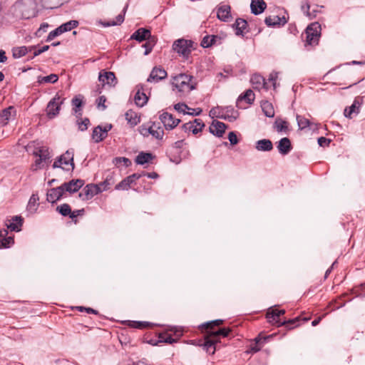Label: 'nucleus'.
I'll use <instances>...</instances> for the list:
<instances>
[{
    "label": "nucleus",
    "instance_id": "1",
    "mask_svg": "<svg viewBox=\"0 0 365 365\" xmlns=\"http://www.w3.org/2000/svg\"><path fill=\"white\" fill-rule=\"evenodd\" d=\"M224 322L223 319L212 320L199 325L198 328L204 334H210L214 339L220 340V337H229L232 332V328L219 327Z\"/></svg>",
    "mask_w": 365,
    "mask_h": 365
},
{
    "label": "nucleus",
    "instance_id": "2",
    "mask_svg": "<svg viewBox=\"0 0 365 365\" xmlns=\"http://www.w3.org/2000/svg\"><path fill=\"white\" fill-rule=\"evenodd\" d=\"M14 6L16 10L20 13L22 19H29L36 16V0H18Z\"/></svg>",
    "mask_w": 365,
    "mask_h": 365
},
{
    "label": "nucleus",
    "instance_id": "3",
    "mask_svg": "<svg viewBox=\"0 0 365 365\" xmlns=\"http://www.w3.org/2000/svg\"><path fill=\"white\" fill-rule=\"evenodd\" d=\"M193 76L180 73L173 78V85L178 88L180 92L189 93L196 88L197 83L192 82Z\"/></svg>",
    "mask_w": 365,
    "mask_h": 365
},
{
    "label": "nucleus",
    "instance_id": "4",
    "mask_svg": "<svg viewBox=\"0 0 365 365\" xmlns=\"http://www.w3.org/2000/svg\"><path fill=\"white\" fill-rule=\"evenodd\" d=\"M73 156V149L66 150L54 161L53 168H60L66 171H73L75 168Z\"/></svg>",
    "mask_w": 365,
    "mask_h": 365
},
{
    "label": "nucleus",
    "instance_id": "5",
    "mask_svg": "<svg viewBox=\"0 0 365 365\" xmlns=\"http://www.w3.org/2000/svg\"><path fill=\"white\" fill-rule=\"evenodd\" d=\"M194 42L183 38L176 40L173 45V49L184 58H187L192 51Z\"/></svg>",
    "mask_w": 365,
    "mask_h": 365
},
{
    "label": "nucleus",
    "instance_id": "6",
    "mask_svg": "<svg viewBox=\"0 0 365 365\" xmlns=\"http://www.w3.org/2000/svg\"><path fill=\"white\" fill-rule=\"evenodd\" d=\"M321 25L318 22L309 24L306 29V43L308 45L317 44L320 36Z\"/></svg>",
    "mask_w": 365,
    "mask_h": 365
},
{
    "label": "nucleus",
    "instance_id": "7",
    "mask_svg": "<svg viewBox=\"0 0 365 365\" xmlns=\"http://www.w3.org/2000/svg\"><path fill=\"white\" fill-rule=\"evenodd\" d=\"M65 98L61 99L58 93L48 103L46 106V115L48 118L51 119L57 116L60 112L61 106L64 103Z\"/></svg>",
    "mask_w": 365,
    "mask_h": 365
},
{
    "label": "nucleus",
    "instance_id": "8",
    "mask_svg": "<svg viewBox=\"0 0 365 365\" xmlns=\"http://www.w3.org/2000/svg\"><path fill=\"white\" fill-rule=\"evenodd\" d=\"M169 331L173 332L175 338H173L171 334H169L167 332L158 333V335L159 344L165 343L172 344L173 343L178 342L180 338L182 336V331L178 329L175 327L170 329Z\"/></svg>",
    "mask_w": 365,
    "mask_h": 365
},
{
    "label": "nucleus",
    "instance_id": "9",
    "mask_svg": "<svg viewBox=\"0 0 365 365\" xmlns=\"http://www.w3.org/2000/svg\"><path fill=\"white\" fill-rule=\"evenodd\" d=\"M220 342V339H215L210 334H205L204 342L199 345L202 346L203 350L207 354L212 355L215 353L218 348L217 344Z\"/></svg>",
    "mask_w": 365,
    "mask_h": 365
},
{
    "label": "nucleus",
    "instance_id": "10",
    "mask_svg": "<svg viewBox=\"0 0 365 365\" xmlns=\"http://www.w3.org/2000/svg\"><path fill=\"white\" fill-rule=\"evenodd\" d=\"M102 192V189L99 185L88 184L84 187L82 192L78 194V197L83 200H88L94 195Z\"/></svg>",
    "mask_w": 365,
    "mask_h": 365
},
{
    "label": "nucleus",
    "instance_id": "11",
    "mask_svg": "<svg viewBox=\"0 0 365 365\" xmlns=\"http://www.w3.org/2000/svg\"><path fill=\"white\" fill-rule=\"evenodd\" d=\"M239 117V112L235 110L231 106H221V112L218 113L217 118L224 119L229 122H233L237 120Z\"/></svg>",
    "mask_w": 365,
    "mask_h": 365
},
{
    "label": "nucleus",
    "instance_id": "12",
    "mask_svg": "<svg viewBox=\"0 0 365 365\" xmlns=\"http://www.w3.org/2000/svg\"><path fill=\"white\" fill-rule=\"evenodd\" d=\"M155 125V123H153L152 126L147 127L145 125H142L139 126L138 131L139 133L143 135L144 137H148L149 135H151L156 139L161 140L164 135V131L160 128H158V130H154L153 126Z\"/></svg>",
    "mask_w": 365,
    "mask_h": 365
},
{
    "label": "nucleus",
    "instance_id": "13",
    "mask_svg": "<svg viewBox=\"0 0 365 365\" xmlns=\"http://www.w3.org/2000/svg\"><path fill=\"white\" fill-rule=\"evenodd\" d=\"M273 337V335H268L265 336H262L261 334H259L256 338H255L254 341L251 342L250 344L249 350L247 353H257L259 351L263 345L271 338Z\"/></svg>",
    "mask_w": 365,
    "mask_h": 365
},
{
    "label": "nucleus",
    "instance_id": "14",
    "mask_svg": "<svg viewBox=\"0 0 365 365\" xmlns=\"http://www.w3.org/2000/svg\"><path fill=\"white\" fill-rule=\"evenodd\" d=\"M160 120L166 130H172L180 123V119L175 118L172 114L168 112L163 113L160 115Z\"/></svg>",
    "mask_w": 365,
    "mask_h": 365
},
{
    "label": "nucleus",
    "instance_id": "15",
    "mask_svg": "<svg viewBox=\"0 0 365 365\" xmlns=\"http://www.w3.org/2000/svg\"><path fill=\"white\" fill-rule=\"evenodd\" d=\"M98 81L102 83L103 86L106 84L110 86H115L118 83L115 73L112 71H106L105 70L100 71Z\"/></svg>",
    "mask_w": 365,
    "mask_h": 365
},
{
    "label": "nucleus",
    "instance_id": "16",
    "mask_svg": "<svg viewBox=\"0 0 365 365\" xmlns=\"http://www.w3.org/2000/svg\"><path fill=\"white\" fill-rule=\"evenodd\" d=\"M284 314V309H269L267 312L266 317L268 322L277 326V327H279L280 322H282L279 317Z\"/></svg>",
    "mask_w": 365,
    "mask_h": 365
},
{
    "label": "nucleus",
    "instance_id": "17",
    "mask_svg": "<svg viewBox=\"0 0 365 365\" xmlns=\"http://www.w3.org/2000/svg\"><path fill=\"white\" fill-rule=\"evenodd\" d=\"M65 192L62 185L51 188L47 191L46 200L51 204H54L63 197Z\"/></svg>",
    "mask_w": 365,
    "mask_h": 365
},
{
    "label": "nucleus",
    "instance_id": "18",
    "mask_svg": "<svg viewBox=\"0 0 365 365\" xmlns=\"http://www.w3.org/2000/svg\"><path fill=\"white\" fill-rule=\"evenodd\" d=\"M71 105L73 106V111L76 113V118L81 119L82 108L85 105L84 96L81 94L75 96L71 100Z\"/></svg>",
    "mask_w": 365,
    "mask_h": 365
},
{
    "label": "nucleus",
    "instance_id": "19",
    "mask_svg": "<svg viewBox=\"0 0 365 365\" xmlns=\"http://www.w3.org/2000/svg\"><path fill=\"white\" fill-rule=\"evenodd\" d=\"M84 180L81 179H73L68 182H63L61 185L66 192L72 194L78 192L83 185Z\"/></svg>",
    "mask_w": 365,
    "mask_h": 365
},
{
    "label": "nucleus",
    "instance_id": "20",
    "mask_svg": "<svg viewBox=\"0 0 365 365\" xmlns=\"http://www.w3.org/2000/svg\"><path fill=\"white\" fill-rule=\"evenodd\" d=\"M167 76L168 73L164 68L161 66H155L151 71L147 81L158 83L160 81L165 79Z\"/></svg>",
    "mask_w": 365,
    "mask_h": 365
},
{
    "label": "nucleus",
    "instance_id": "21",
    "mask_svg": "<svg viewBox=\"0 0 365 365\" xmlns=\"http://www.w3.org/2000/svg\"><path fill=\"white\" fill-rule=\"evenodd\" d=\"M255 95L251 89H247L244 93L239 96L236 101V106L240 109L245 108L242 105V101H245L247 104L251 105L255 101Z\"/></svg>",
    "mask_w": 365,
    "mask_h": 365
},
{
    "label": "nucleus",
    "instance_id": "22",
    "mask_svg": "<svg viewBox=\"0 0 365 365\" xmlns=\"http://www.w3.org/2000/svg\"><path fill=\"white\" fill-rule=\"evenodd\" d=\"M217 18L223 22H228L232 19L231 6L227 4H220L217 9Z\"/></svg>",
    "mask_w": 365,
    "mask_h": 365
},
{
    "label": "nucleus",
    "instance_id": "23",
    "mask_svg": "<svg viewBox=\"0 0 365 365\" xmlns=\"http://www.w3.org/2000/svg\"><path fill=\"white\" fill-rule=\"evenodd\" d=\"M363 103V97H356L351 106L346 108L344 110V116L351 118L352 114H358L360 111V107Z\"/></svg>",
    "mask_w": 365,
    "mask_h": 365
},
{
    "label": "nucleus",
    "instance_id": "24",
    "mask_svg": "<svg viewBox=\"0 0 365 365\" xmlns=\"http://www.w3.org/2000/svg\"><path fill=\"white\" fill-rule=\"evenodd\" d=\"M227 128V125L220 121L213 120L211 125L209 128V131L212 135L221 138L225 132V130Z\"/></svg>",
    "mask_w": 365,
    "mask_h": 365
},
{
    "label": "nucleus",
    "instance_id": "25",
    "mask_svg": "<svg viewBox=\"0 0 365 365\" xmlns=\"http://www.w3.org/2000/svg\"><path fill=\"white\" fill-rule=\"evenodd\" d=\"M140 179V176L135 173L125 178L118 184L115 185V190H128L131 185L135 183L137 180Z\"/></svg>",
    "mask_w": 365,
    "mask_h": 365
},
{
    "label": "nucleus",
    "instance_id": "26",
    "mask_svg": "<svg viewBox=\"0 0 365 365\" xmlns=\"http://www.w3.org/2000/svg\"><path fill=\"white\" fill-rule=\"evenodd\" d=\"M232 27L235 29L237 36H244L245 34L249 32L247 21L242 18H237L232 24Z\"/></svg>",
    "mask_w": 365,
    "mask_h": 365
},
{
    "label": "nucleus",
    "instance_id": "27",
    "mask_svg": "<svg viewBox=\"0 0 365 365\" xmlns=\"http://www.w3.org/2000/svg\"><path fill=\"white\" fill-rule=\"evenodd\" d=\"M222 38L218 35H206L201 41L200 46L202 48H210L215 45L222 43Z\"/></svg>",
    "mask_w": 365,
    "mask_h": 365
},
{
    "label": "nucleus",
    "instance_id": "28",
    "mask_svg": "<svg viewBox=\"0 0 365 365\" xmlns=\"http://www.w3.org/2000/svg\"><path fill=\"white\" fill-rule=\"evenodd\" d=\"M279 153L282 155H286L290 153L293 147L289 138L284 137L281 138L277 145Z\"/></svg>",
    "mask_w": 365,
    "mask_h": 365
},
{
    "label": "nucleus",
    "instance_id": "29",
    "mask_svg": "<svg viewBox=\"0 0 365 365\" xmlns=\"http://www.w3.org/2000/svg\"><path fill=\"white\" fill-rule=\"evenodd\" d=\"M309 319L310 317L302 318L300 316H299L292 319L282 321V322H280V327H284L287 330H291L299 327L300 321L306 322H308Z\"/></svg>",
    "mask_w": 365,
    "mask_h": 365
},
{
    "label": "nucleus",
    "instance_id": "30",
    "mask_svg": "<svg viewBox=\"0 0 365 365\" xmlns=\"http://www.w3.org/2000/svg\"><path fill=\"white\" fill-rule=\"evenodd\" d=\"M151 36V32L149 29L145 28H140L131 35L130 38L134 39L138 42H142L147 40Z\"/></svg>",
    "mask_w": 365,
    "mask_h": 365
},
{
    "label": "nucleus",
    "instance_id": "31",
    "mask_svg": "<svg viewBox=\"0 0 365 365\" xmlns=\"http://www.w3.org/2000/svg\"><path fill=\"white\" fill-rule=\"evenodd\" d=\"M287 22V19L284 17H279L278 16H267L264 19L265 24L269 27H274L276 26H284Z\"/></svg>",
    "mask_w": 365,
    "mask_h": 365
},
{
    "label": "nucleus",
    "instance_id": "32",
    "mask_svg": "<svg viewBox=\"0 0 365 365\" xmlns=\"http://www.w3.org/2000/svg\"><path fill=\"white\" fill-rule=\"evenodd\" d=\"M267 8V4L264 0H252L250 4L251 12L255 15H259L264 12Z\"/></svg>",
    "mask_w": 365,
    "mask_h": 365
},
{
    "label": "nucleus",
    "instance_id": "33",
    "mask_svg": "<svg viewBox=\"0 0 365 365\" xmlns=\"http://www.w3.org/2000/svg\"><path fill=\"white\" fill-rule=\"evenodd\" d=\"M35 48V46H31L29 47L26 46L14 47L12 48V56L14 58H19L21 57L26 56L29 52L31 51Z\"/></svg>",
    "mask_w": 365,
    "mask_h": 365
},
{
    "label": "nucleus",
    "instance_id": "34",
    "mask_svg": "<svg viewBox=\"0 0 365 365\" xmlns=\"http://www.w3.org/2000/svg\"><path fill=\"white\" fill-rule=\"evenodd\" d=\"M136 88L138 91L134 96V101L138 106L143 107L147 103L148 98L143 92L140 91L143 90L142 86L138 85Z\"/></svg>",
    "mask_w": 365,
    "mask_h": 365
},
{
    "label": "nucleus",
    "instance_id": "35",
    "mask_svg": "<svg viewBox=\"0 0 365 365\" xmlns=\"http://www.w3.org/2000/svg\"><path fill=\"white\" fill-rule=\"evenodd\" d=\"M155 158V155L151 153L140 152L135 158V163L137 165H143Z\"/></svg>",
    "mask_w": 365,
    "mask_h": 365
},
{
    "label": "nucleus",
    "instance_id": "36",
    "mask_svg": "<svg viewBox=\"0 0 365 365\" xmlns=\"http://www.w3.org/2000/svg\"><path fill=\"white\" fill-rule=\"evenodd\" d=\"M255 148L259 151H271L273 149V144L269 139H262L256 142Z\"/></svg>",
    "mask_w": 365,
    "mask_h": 365
},
{
    "label": "nucleus",
    "instance_id": "37",
    "mask_svg": "<svg viewBox=\"0 0 365 365\" xmlns=\"http://www.w3.org/2000/svg\"><path fill=\"white\" fill-rule=\"evenodd\" d=\"M13 222L6 224L7 229L14 232H19L21 230L23 225L24 219L21 216H14L11 219Z\"/></svg>",
    "mask_w": 365,
    "mask_h": 365
},
{
    "label": "nucleus",
    "instance_id": "38",
    "mask_svg": "<svg viewBox=\"0 0 365 365\" xmlns=\"http://www.w3.org/2000/svg\"><path fill=\"white\" fill-rule=\"evenodd\" d=\"M274 129H275L278 133H288L289 132V123L283 120L281 118H277L273 125Z\"/></svg>",
    "mask_w": 365,
    "mask_h": 365
},
{
    "label": "nucleus",
    "instance_id": "39",
    "mask_svg": "<svg viewBox=\"0 0 365 365\" xmlns=\"http://www.w3.org/2000/svg\"><path fill=\"white\" fill-rule=\"evenodd\" d=\"M125 324L128 326L130 328L138 329H144L148 327H152L153 324L148 322H141V321H130L127 320L123 322Z\"/></svg>",
    "mask_w": 365,
    "mask_h": 365
},
{
    "label": "nucleus",
    "instance_id": "40",
    "mask_svg": "<svg viewBox=\"0 0 365 365\" xmlns=\"http://www.w3.org/2000/svg\"><path fill=\"white\" fill-rule=\"evenodd\" d=\"M125 119L128 121V123L131 126L134 127L140 123V116L138 113L133 110H128L125 114Z\"/></svg>",
    "mask_w": 365,
    "mask_h": 365
},
{
    "label": "nucleus",
    "instance_id": "41",
    "mask_svg": "<svg viewBox=\"0 0 365 365\" xmlns=\"http://www.w3.org/2000/svg\"><path fill=\"white\" fill-rule=\"evenodd\" d=\"M188 123L190 125V132L195 135L202 131L203 128L205 126L204 122L200 118H195L193 121H190Z\"/></svg>",
    "mask_w": 365,
    "mask_h": 365
},
{
    "label": "nucleus",
    "instance_id": "42",
    "mask_svg": "<svg viewBox=\"0 0 365 365\" xmlns=\"http://www.w3.org/2000/svg\"><path fill=\"white\" fill-rule=\"evenodd\" d=\"M261 108L265 116L268 118H273L274 116L273 106L268 101H262L261 102Z\"/></svg>",
    "mask_w": 365,
    "mask_h": 365
},
{
    "label": "nucleus",
    "instance_id": "43",
    "mask_svg": "<svg viewBox=\"0 0 365 365\" xmlns=\"http://www.w3.org/2000/svg\"><path fill=\"white\" fill-rule=\"evenodd\" d=\"M58 80V76L55 73H51L46 76H41L38 77L37 83L38 84L42 83H55Z\"/></svg>",
    "mask_w": 365,
    "mask_h": 365
},
{
    "label": "nucleus",
    "instance_id": "44",
    "mask_svg": "<svg viewBox=\"0 0 365 365\" xmlns=\"http://www.w3.org/2000/svg\"><path fill=\"white\" fill-rule=\"evenodd\" d=\"M39 200L38 196L37 194H33L28 202L27 205V210L31 213L36 212L37 210V208L38 207V204L37 203V201Z\"/></svg>",
    "mask_w": 365,
    "mask_h": 365
},
{
    "label": "nucleus",
    "instance_id": "45",
    "mask_svg": "<svg viewBox=\"0 0 365 365\" xmlns=\"http://www.w3.org/2000/svg\"><path fill=\"white\" fill-rule=\"evenodd\" d=\"M146 42L143 45V47L145 48L144 55H148L153 50L154 46L157 43V38L155 36H151L147 40Z\"/></svg>",
    "mask_w": 365,
    "mask_h": 365
},
{
    "label": "nucleus",
    "instance_id": "46",
    "mask_svg": "<svg viewBox=\"0 0 365 365\" xmlns=\"http://www.w3.org/2000/svg\"><path fill=\"white\" fill-rule=\"evenodd\" d=\"M56 210L63 217H70V215H71L72 212L71 206L67 203H63L61 205L57 206Z\"/></svg>",
    "mask_w": 365,
    "mask_h": 365
},
{
    "label": "nucleus",
    "instance_id": "47",
    "mask_svg": "<svg viewBox=\"0 0 365 365\" xmlns=\"http://www.w3.org/2000/svg\"><path fill=\"white\" fill-rule=\"evenodd\" d=\"M79 23L76 20H71L69 21H67L61 26H59L62 33H65L67 31H70L72 29L76 28L78 26Z\"/></svg>",
    "mask_w": 365,
    "mask_h": 365
},
{
    "label": "nucleus",
    "instance_id": "48",
    "mask_svg": "<svg viewBox=\"0 0 365 365\" xmlns=\"http://www.w3.org/2000/svg\"><path fill=\"white\" fill-rule=\"evenodd\" d=\"M12 111L14 113H16V110L14 106H9L8 108L2 110L0 113V119H1L4 121H6L5 123H6L11 115Z\"/></svg>",
    "mask_w": 365,
    "mask_h": 365
},
{
    "label": "nucleus",
    "instance_id": "49",
    "mask_svg": "<svg viewBox=\"0 0 365 365\" xmlns=\"http://www.w3.org/2000/svg\"><path fill=\"white\" fill-rule=\"evenodd\" d=\"M251 81L253 84H256V85H260L261 83H262L263 88H265L266 90H268L269 88L268 83L260 75L253 76L251 78Z\"/></svg>",
    "mask_w": 365,
    "mask_h": 365
},
{
    "label": "nucleus",
    "instance_id": "50",
    "mask_svg": "<svg viewBox=\"0 0 365 365\" xmlns=\"http://www.w3.org/2000/svg\"><path fill=\"white\" fill-rule=\"evenodd\" d=\"M91 138L94 140V142L97 143L103 141L104 139L106 138L105 135H103V133L101 130H99V128H97V126L93 128Z\"/></svg>",
    "mask_w": 365,
    "mask_h": 365
},
{
    "label": "nucleus",
    "instance_id": "51",
    "mask_svg": "<svg viewBox=\"0 0 365 365\" xmlns=\"http://www.w3.org/2000/svg\"><path fill=\"white\" fill-rule=\"evenodd\" d=\"M297 124H298L299 128L300 130H304L310 125L309 120L306 118L304 116L297 115Z\"/></svg>",
    "mask_w": 365,
    "mask_h": 365
},
{
    "label": "nucleus",
    "instance_id": "52",
    "mask_svg": "<svg viewBox=\"0 0 365 365\" xmlns=\"http://www.w3.org/2000/svg\"><path fill=\"white\" fill-rule=\"evenodd\" d=\"M14 243V239L13 236L10 237H4L2 239H0V249L1 248H9Z\"/></svg>",
    "mask_w": 365,
    "mask_h": 365
},
{
    "label": "nucleus",
    "instance_id": "53",
    "mask_svg": "<svg viewBox=\"0 0 365 365\" xmlns=\"http://www.w3.org/2000/svg\"><path fill=\"white\" fill-rule=\"evenodd\" d=\"M67 0H44V3L48 9H55L61 6Z\"/></svg>",
    "mask_w": 365,
    "mask_h": 365
},
{
    "label": "nucleus",
    "instance_id": "54",
    "mask_svg": "<svg viewBox=\"0 0 365 365\" xmlns=\"http://www.w3.org/2000/svg\"><path fill=\"white\" fill-rule=\"evenodd\" d=\"M90 123V120L88 118H85L83 120H81V121H79L78 120H77L78 130L81 131L86 130Z\"/></svg>",
    "mask_w": 365,
    "mask_h": 365
},
{
    "label": "nucleus",
    "instance_id": "55",
    "mask_svg": "<svg viewBox=\"0 0 365 365\" xmlns=\"http://www.w3.org/2000/svg\"><path fill=\"white\" fill-rule=\"evenodd\" d=\"M174 108L175 110H177L179 113H182L184 115L187 114V111H185V110H190V108L188 107L185 103H178L174 106Z\"/></svg>",
    "mask_w": 365,
    "mask_h": 365
},
{
    "label": "nucleus",
    "instance_id": "56",
    "mask_svg": "<svg viewBox=\"0 0 365 365\" xmlns=\"http://www.w3.org/2000/svg\"><path fill=\"white\" fill-rule=\"evenodd\" d=\"M63 34V33H62V31H61V30L60 27L58 26V27H57L56 29H54V30L51 31L48 34V36H47V38H46V41L49 42V41H51V40H53L54 38H56V36H59V35H61V34Z\"/></svg>",
    "mask_w": 365,
    "mask_h": 365
},
{
    "label": "nucleus",
    "instance_id": "57",
    "mask_svg": "<svg viewBox=\"0 0 365 365\" xmlns=\"http://www.w3.org/2000/svg\"><path fill=\"white\" fill-rule=\"evenodd\" d=\"M143 342L149 344L153 346L159 345L158 339H153L150 337V334H148L144 335V336L143 338Z\"/></svg>",
    "mask_w": 365,
    "mask_h": 365
},
{
    "label": "nucleus",
    "instance_id": "58",
    "mask_svg": "<svg viewBox=\"0 0 365 365\" xmlns=\"http://www.w3.org/2000/svg\"><path fill=\"white\" fill-rule=\"evenodd\" d=\"M34 155L42 158L44 162L50 158L48 150H43V149H40L38 152H35Z\"/></svg>",
    "mask_w": 365,
    "mask_h": 365
},
{
    "label": "nucleus",
    "instance_id": "59",
    "mask_svg": "<svg viewBox=\"0 0 365 365\" xmlns=\"http://www.w3.org/2000/svg\"><path fill=\"white\" fill-rule=\"evenodd\" d=\"M111 180H112V176L108 175L103 182L98 184L102 189V192L109 189L110 186L112 184V182H110Z\"/></svg>",
    "mask_w": 365,
    "mask_h": 365
},
{
    "label": "nucleus",
    "instance_id": "60",
    "mask_svg": "<svg viewBox=\"0 0 365 365\" xmlns=\"http://www.w3.org/2000/svg\"><path fill=\"white\" fill-rule=\"evenodd\" d=\"M84 212L85 210L83 208L81 210H76L74 211H72L71 215H70V218L74 222V223H76V217L80 215H83Z\"/></svg>",
    "mask_w": 365,
    "mask_h": 365
},
{
    "label": "nucleus",
    "instance_id": "61",
    "mask_svg": "<svg viewBox=\"0 0 365 365\" xmlns=\"http://www.w3.org/2000/svg\"><path fill=\"white\" fill-rule=\"evenodd\" d=\"M112 128H113V125L110 123H107L103 127L100 125H97V128H99V130H101L103 133V135H104L106 138H107L108 133V131H110L112 129Z\"/></svg>",
    "mask_w": 365,
    "mask_h": 365
},
{
    "label": "nucleus",
    "instance_id": "62",
    "mask_svg": "<svg viewBox=\"0 0 365 365\" xmlns=\"http://www.w3.org/2000/svg\"><path fill=\"white\" fill-rule=\"evenodd\" d=\"M76 309L79 312H84L85 311L88 314H96V315H98L99 314V312H98V310L93 309V308H91V307H85L79 306V307H76Z\"/></svg>",
    "mask_w": 365,
    "mask_h": 365
},
{
    "label": "nucleus",
    "instance_id": "63",
    "mask_svg": "<svg viewBox=\"0 0 365 365\" xmlns=\"http://www.w3.org/2000/svg\"><path fill=\"white\" fill-rule=\"evenodd\" d=\"M228 140L232 145H235L239 143L237 136L234 131H231L229 133Z\"/></svg>",
    "mask_w": 365,
    "mask_h": 365
},
{
    "label": "nucleus",
    "instance_id": "64",
    "mask_svg": "<svg viewBox=\"0 0 365 365\" xmlns=\"http://www.w3.org/2000/svg\"><path fill=\"white\" fill-rule=\"evenodd\" d=\"M223 73L222 72H220L219 73H217V77H220V78H227L228 76L229 75H232V72H233V70L232 68L230 67H227V68H225L223 69Z\"/></svg>",
    "mask_w": 365,
    "mask_h": 365
}]
</instances>
